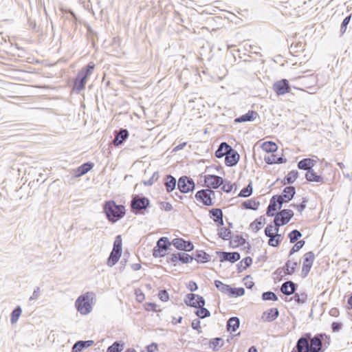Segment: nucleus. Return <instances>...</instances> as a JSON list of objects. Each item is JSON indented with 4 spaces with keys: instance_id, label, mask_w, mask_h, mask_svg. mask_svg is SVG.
Returning <instances> with one entry per match:
<instances>
[{
    "instance_id": "obj_1",
    "label": "nucleus",
    "mask_w": 352,
    "mask_h": 352,
    "mask_svg": "<svg viewBox=\"0 0 352 352\" xmlns=\"http://www.w3.org/2000/svg\"><path fill=\"white\" fill-rule=\"evenodd\" d=\"M102 209L107 220L111 223L118 222L124 217L126 213L124 206L117 204L113 200L106 201Z\"/></svg>"
},
{
    "instance_id": "obj_2",
    "label": "nucleus",
    "mask_w": 352,
    "mask_h": 352,
    "mask_svg": "<svg viewBox=\"0 0 352 352\" xmlns=\"http://www.w3.org/2000/svg\"><path fill=\"white\" fill-rule=\"evenodd\" d=\"M130 206L134 214H145L146 209L150 207V200L142 195H133Z\"/></svg>"
},
{
    "instance_id": "obj_3",
    "label": "nucleus",
    "mask_w": 352,
    "mask_h": 352,
    "mask_svg": "<svg viewBox=\"0 0 352 352\" xmlns=\"http://www.w3.org/2000/svg\"><path fill=\"white\" fill-rule=\"evenodd\" d=\"M311 352H324L331 343L330 336L320 333L309 339Z\"/></svg>"
},
{
    "instance_id": "obj_4",
    "label": "nucleus",
    "mask_w": 352,
    "mask_h": 352,
    "mask_svg": "<svg viewBox=\"0 0 352 352\" xmlns=\"http://www.w3.org/2000/svg\"><path fill=\"white\" fill-rule=\"evenodd\" d=\"M93 293L87 292L80 295L75 302V307L76 310L82 315H87L92 310L91 305V296Z\"/></svg>"
},
{
    "instance_id": "obj_5",
    "label": "nucleus",
    "mask_w": 352,
    "mask_h": 352,
    "mask_svg": "<svg viewBox=\"0 0 352 352\" xmlns=\"http://www.w3.org/2000/svg\"><path fill=\"white\" fill-rule=\"evenodd\" d=\"M172 242L166 236L160 237L156 243V245L153 250V256L155 258L164 257L166 255L165 252L168 250Z\"/></svg>"
},
{
    "instance_id": "obj_6",
    "label": "nucleus",
    "mask_w": 352,
    "mask_h": 352,
    "mask_svg": "<svg viewBox=\"0 0 352 352\" xmlns=\"http://www.w3.org/2000/svg\"><path fill=\"white\" fill-rule=\"evenodd\" d=\"M177 189L180 193L186 194L193 192L195 189L194 180L186 175L182 176L177 181Z\"/></svg>"
},
{
    "instance_id": "obj_7",
    "label": "nucleus",
    "mask_w": 352,
    "mask_h": 352,
    "mask_svg": "<svg viewBox=\"0 0 352 352\" xmlns=\"http://www.w3.org/2000/svg\"><path fill=\"white\" fill-rule=\"evenodd\" d=\"M310 338H311V333H305L298 338L292 352H311Z\"/></svg>"
},
{
    "instance_id": "obj_8",
    "label": "nucleus",
    "mask_w": 352,
    "mask_h": 352,
    "mask_svg": "<svg viewBox=\"0 0 352 352\" xmlns=\"http://www.w3.org/2000/svg\"><path fill=\"white\" fill-rule=\"evenodd\" d=\"M194 260V257L185 252H177L170 255L167 258L168 263H172L174 266H176L179 263L187 264L191 263Z\"/></svg>"
},
{
    "instance_id": "obj_9",
    "label": "nucleus",
    "mask_w": 352,
    "mask_h": 352,
    "mask_svg": "<svg viewBox=\"0 0 352 352\" xmlns=\"http://www.w3.org/2000/svg\"><path fill=\"white\" fill-rule=\"evenodd\" d=\"M184 301L188 307L196 309H199L200 306H204L206 304L203 296L192 293L186 294Z\"/></svg>"
},
{
    "instance_id": "obj_10",
    "label": "nucleus",
    "mask_w": 352,
    "mask_h": 352,
    "mask_svg": "<svg viewBox=\"0 0 352 352\" xmlns=\"http://www.w3.org/2000/svg\"><path fill=\"white\" fill-rule=\"evenodd\" d=\"M204 177V186L209 188L217 189L225 182V179L216 175H206Z\"/></svg>"
},
{
    "instance_id": "obj_11",
    "label": "nucleus",
    "mask_w": 352,
    "mask_h": 352,
    "mask_svg": "<svg viewBox=\"0 0 352 352\" xmlns=\"http://www.w3.org/2000/svg\"><path fill=\"white\" fill-rule=\"evenodd\" d=\"M315 255L312 251H309L304 254L301 273L302 278H306L307 276L312 267Z\"/></svg>"
},
{
    "instance_id": "obj_12",
    "label": "nucleus",
    "mask_w": 352,
    "mask_h": 352,
    "mask_svg": "<svg viewBox=\"0 0 352 352\" xmlns=\"http://www.w3.org/2000/svg\"><path fill=\"white\" fill-rule=\"evenodd\" d=\"M172 245L177 250L190 252L194 250V245L190 241H186L183 238H175L172 240Z\"/></svg>"
},
{
    "instance_id": "obj_13",
    "label": "nucleus",
    "mask_w": 352,
    "mask_h": 352,
    "mask_svg": "<svg viewBox=\"0 0 352 352\" xmlns=\"http://www.w3.org/2000/svg\"><path fill=\"white\" fill-rule=\"evenodd\" d=\"M273 90L278 96H282L289 93L291 87L287 79H281L273 84Z\"/></svg>"
},
{
    "instance_id": "obj_14",
    "label": "nucleus",
    "mask_w": 352,
    "mask_h": 352,
    "mask_svg": "<svg viewBox=\"0 0 352 352\" xmlns=\"http://www.w3.org/2000/svg\"><path fill=\"white\" fill-rule=\"evenodd\" d=\"M217 254L219 256L220 262L221 263L229 261L231 263H234L241 258V255L237 252H228L217 251Z\"/></svg>"
},
{
    "instance_id": "obj_15",
    "label": "nucleus",
    "mask_w": 352,
    "mask_h": 352,
    "mask_svg": "<svg viewBox=\"0 0 352 352\" xmlns=\"http://www.w3.org/2000/svg\"><path fill=\"white\" fill-rule=\"evenodd\" d=\"M230 148L225 157V164L228 167H232L238 164L240 160V155L232 146Z\"/></svg>"
},
{
    "instance_id": "obj_16",
    "label": "nucleus",
    "mask_w": 352,
    "mask_h": 352,
    "mask_svg": "<svg viewBox=\"0 0 352 352\" xmlns=\"http://www.w3.org/2000/svg\"><path fill=\"white\" fill-rule=\"evenodd\" d=\"M94 67L95 65L92 62L89 63L78 73L76 78L86 84L88 80V78L91 74L94 69Z\"/></svg>"
},
{
    "instance_id": "obj_17",
    "label": "nucleus",
    "mask_w": 352,
    "mask_h": 352,
    "mask_svg": "<svg viewBox=\"0 0 352 352\" xmlns=\"http://www.w3.org/2000/svg\"><path fill=\"white\" fill-rule=\"evenodd\" d=\"M129 133L126 129H120L118 131H114V139L113 140V144L118 146L124 144V142L129 138Z\"/></svg>"
},
{
    "instance_id": "obj_18",
    "label": "nucleus",
    "mask_w": 352,
    "mask_h": 352,
    "mask_svg": "<svg viewBox=\"0 0 352 352\" xmlns=\"http://www.w3.org/2000/svg\"><path fill=\"white\" fill-rule=\"evenodd\" d=\"M210 217L217 223L218 226H223V214L221 208H212L209 210Z\"/></svg>"
},
{
    "instance_id": "obj_19",
    "label": "nucleus",
    "mask_w": 352,
    "mask_h": 352,
    "mask_svg": "<svg viewBox=\"0 0 352 352\" xmlns=\"http://www.w3.org/2000/svg\"><path fill=\"white\" fill-rule=\"evenodd\" d=\"M298 285L292 280L285 281L280 286V292L285 296L294 294L297 290Z\"/></svg>"
},
{
    "instance_id": "obj_20",
    "label": "nucleus",
    "mask_w": 352,
    "mask_h": 352,
    "mask_svg": "<svg viewBox=\"0 0 352 352\" xmlns=\"http://www.w3.org/2000/svg\"><path fill=\"white\" fill-rule=\"evenodd\" d=\"M206 192V191L204 189L198 190L195 195V198L199 202L202 203L204 206H210L214 205L212 197L209 195L208 196Z\"/></svg>"
},
{
    "instance_id": "obj_21",
    "label": "nucleus",
    "mask_w": 352,
    "mask_h": 352,
    "mask_svg": "<svg viewBox=\"0 0 352 352\" xmlns=\"http://www.w3.org/2000/svg\"><path fill=\"white\" fill-rule=\"evenodd\" d=\"M164 186L168 193L172 192L177 186V181L173 175H166L164 178Z\"/></svg>"
},
{
    "instance_id": "obj_22",
    "label": "nucleus",
    "mask_w": 352,
    "mask_h": 352,
    "mask_svg": "<svg viewBox=\"0 0 352 352\" xmlns=\"http://www.w3.org/2000/svg\"><path fill=\"white\" fill-rule=\"evenodd\" d=\"M278 316V309L277 308H271L263 313L261 318L265 322H270L274 321Z\"/></svg>"
},
{
    "instance_id": "obj_23",
    "label": "nucleus",
    "mask_w": 352,
    "mask_h": 352,
    "mask_svg": "<svg viewBox=\"0 0 352 352\" xmlns=\"http://www.w3.org/2000/svg\"><path fill=\"white\" fill-rule=\"evenodd\" d=\"M94 344L92 340H78L72 346V352H81L83 349H87Z\"/></svg>"
},
{
    "instance_id": "obj_24",
    "label": "nucleus",
    "mask_w": 352,
    "mask_h": 352,
    "mask_svg": "<svg viewBox=\"0 0 352 352\" xmlns=\"http://www.w3.org/2000/svg\"><path fill=\"white\" fill-rule=\"evenodd\" d=\"M264 161L266 164L272 165L274 164H280L286 163L287 160L283 155L281 156H278V154L272 153L271 155L265 156L264 157Z\"/></svg>"
},
{
    "instance_id": "obj_25",
    "label": "nucleus",
    "mask_w": 352,
    "mask_h": 352,
    "mask_svg": "<svg viewBox=\"0 0 352 352\" xmlns=\"http://www.w3.org/2000/svg\"><path fill=\"white\" fill-rule=\"evenodd\" d=\"M198 263H206L210 261L211 256L204 250H196L192 255Z\"/></svg>"
},
{
    "instance_id": "obj_26",
    "label": "nucleus",
    "mask_w": 352,
    "mask_h": 352,
    "mask_svg": "<svg viewBox=\"0 0 352 352\" xmlns=\"http://www.w3.org/2000/svg\"><path fill=\"white\" fill-rule=\"evenodd\" d=\"M316 164V161L311 158H303L298 162L297 166L300 170L307 172L311 170Z\"/></svg>"
},
{
    "instance_id": "obj_27",
    "label": "nucleus",
    "mask_w": 352,
    "mask_h": 352,
    "mask_svg": "<svg viewBox=\"0 0 352 352\" xmlns=\"http://www.w3.org/2000/svg\"><path fill=\"white\" fill-rule=\"evenodd\" d=\"M258 113L253 110L248 111V113L240 116L238 118H236L234 120L235 122L241 123V122H251L253 121L257 116Z\"/></svg>"
},
{
    "instance_id": "obj_28",
    "label": "nucleus",
    "mask_w": 352,
    "mask_h": 352,
    "mask_svg": "<svg viewBox=\"0 0 352 352\" xmlns=\"http://www.w3.org/2000/svg\"><path fill=\"white\" fill-rule=\"evenodd\" d=\"M305 177L307 181L309 182H324L323 177L320 175L317 174V173H316L313 168L308 170V171L306 172Z\"/></svg>"
},
{
    "instance_id": "obj_29",
    "label": "nucleus",
    "mask_w": 352,
    "mask_h": 352,
    "mask_svg": "<svg viewBox=\"0 0 352 352\" xmlns=\"http://www.w3.org/2000/svg\"><path fill=\"white\" fill-rule=\"evenodd\" d=\"M240 326V320L236 316L230 318L226 324V329L228 331L231 333L235 332Z\"/></svg>"
},
{
    "instance_id": "obj_30",
    "label": "nucleus",
    "mask_w": 352,
    "mask_h": 352,
    "mask_svg": "<svg viewBox=\"0 0 352 352\" xmlns=\"http://www.w3.org/2000/svg\"><path fill=\"white\" fill-rule=\"evenodd\" d=\"M94 166V163L91 162L83 163L76 169L75 175L76 177H80L85 175L93 168Z\"/></svg>"
},
{
    "instance_id": "obj_31",
    "label": "nucleus",
    "mask_w": 352,
    "mask_h": 352,
    "mask_svg": "<svg viewBox=\"0 0 352 352\" xmlns=\"http://www.w3.org/2000/svg\"><path fill=\"white\" fill-rule=\"evenodd\" d=\"M231 146L229 145L227 142H223L220 143L218 146V148L215 151V157L217 158H222L223 157H226L227 153L230 149V147Z\"/></svg>"
},
{
    "instance_id": "obj_32",
    "label": "nucleus",
    "mask_w": 352,
    "mask_h": 352,
    "mask_svg": "<svg viewBox=\"0 0 352 352\" xmlns=\"http://www.w3.org/2000/svg\"><path fill=\"white\" fill-rule=\"evenodd\" d=\"M298 265L299 263L297 261H287L284 265L285 275H292Z\"/></svg>"
},
{
    "instance_id": "obj_33",
    "label": "nucleus",
    "mask_w": 352,
    "mask_h": 352,
    "mask_svg": "<svg viewBox=\"0 0 352 352\" xmlns=\"http://www.w3.org/2000/svg\"><path fill=\"white\" fill-rule=\"evenodd\" d=\"M121 255L122 252H118V250H112L107 258V265L109 267L114 266L118 262Z\"/></svg>"
},
{
    "instance_id": "obj_34",
    "label": "nucleus",
    "mask_w": 352,
    "mask_h": 352,
    "mask_svg": "<svg viewBox=\"0 0 352 352\" xmlns=\"http://www.w3.org/2000/svg\"><path fill=\"white\" fill-rule=\"evenodd\" d=\"M276 199H277L272 196L270 200V204L266 210V215L267 217H274L276 214L274 212L278 209V201H276Z\"/></svg>"
},
{
    "instance_id": "obj_35",
    "label": "nucleus",
    "mask_w": 352,
    "mask_h": 352,
    "mask_svg": "<svg viewBox=\"0 0 352 352\" xmlns=\"http://www.w3.org/2000/svg\"><path fill=\"white\" fill-rule=\"evenodd\" d=\"M283 219V223L281 224H287L294 217V212L290 209H283L280 210L278 213Z\"/></svg>"
},
{
    "instance_id": "obj_36",
    "label": "nucleus",
    "mask_w": 352,
    "mask_h": 352,
    "mask_svg": "<svg viewBox=\"0 0 352 352\" xmlns=\"http://www.w3.org/2000/svg\"><path fill=\"white\" fill-rule=\"evenodd\" d=\"M296 194V188L294 186H289L285 187L281 195L285 199L286 201H291Z\"/></svg>"
},
{
    "instance_id": "obj_37",
    "label": "nucleus",
    "mask_w": 352,
    "mask_h": 352,
    "mask_svg": "<svg viewBox=\"0 0 352 352\" xmlns=\"http://www.w3.org/2000/svg\"><path fill=\"white\" fill-rule=\"evenodd\" d=\"M260 205L259 201H256L253 199H248L246 201H244L241 206L243 208L247 210H257L258 209V206Z\"/></svg>"
},
{
    "instance_id": "obj_38",
    "label": "nucleus",
    "mask_w": 352,
    "mask_h": 352,
    "mask_svg": "<svg viewBox=\"0 0 352 352\" xmlns=\"http://www.w3.org/2000/svg\"><path fill=\"white\" fill-rule=\"evenodd\" d=\"M247 243L246 240L241 235L236 234L234 236L233 240H230V245L232 248H236L239 246H243Z\"/></svg>"
},
{
    "instance_id": "obj_39",
    "label": "nucleus",
    "mask_w": 352,
    "mask_h": 352,
    "mask_svg": "<svg viewBox=\"0 0 352 352\" xmlns=\"http://www.w3.org/2000/svg\"><path fill=\"white\" fill-rule=\"evenodd\" d=\"M261 148L267 153H274L278 150L277 144L272 141H267L262 144Z\"/></svg>"
},
{
    "instance_id": "obj_40",
    "label": "nucleus",
    "mask_w": 352,
    "mask_h": 352,
    "mask_svg": "<svg viewBox=\"0 0 352 352\" xmlns=\"http://www.w3.org/2000/svg\"><path fill=\"white\" fill-rule=\"evenodd\" d=\"M265 223V218L263 215L256 219L250 225V227L252 228L253 231L257 232L261 230L262 226Z\"/></svg>"
},
{
    "instance_id": "obj_41",
    "label": "nucleus",
    "mask_w": 352,
    "mask_h": 352,
    "mask_svg": "<svg viewBox=\"0 0 352 352\" xmlns=\"http://www.w3.org/2000/svg\"><path fill=\"white\" fill-rule=\"evenodd\" d=\"M298 172L296 170H293L288 173V174L284 177L283 183L285 184H292L295 180L298 177Z\"/></svg>"
},
{
    "instance_id": "obj_42",
    "label": "nucleus",
    "mask_w": 352,
    "mask_h": 352,
    "mask_svg": "<svg viewBox=\"0 0 352 352\" xmlns=\"http://www.w3.org/2000/svg\"><path fill=\"white\" fill-rule=\"evenodd\" d=\"M223 344L224 341L221 338H215L210 340L209 345L214 351H217L223 346Z\"/></svg>"
},
{
    "instance_id": "obj_43",
    "label": "nucleus",
    "mask_w": 352,
    "mask_h": 352,
    "mask_svg": "<svg viewBox=\"0 0 352 352\" xmlns=\"http://www.w3.org/2000/svg\"><path fill=\"white\" fill-rule=\"evenodd\" d=\"M245 294V289L243 287H232L230 286L228 296L230 298H237Z\"/></svg>"
},
{
    "instance_id": "obj_44",
    "label": "nucleus",
    "mask_w": 352,
    "mask_h": 352,
    "mask_svg": "<svg viewBox=\"0 0 352 352\" xmlns=\"http://www.w3.org/2000/svg\"><path fill=\"white\" fill-rule=\"evenodd\" d=\"M124 345L122 341H116L107 348V352H121L124 349Z\"/></svg>"
},
{
    "instance_id": "obj_45",
    "label": "nucleus",
    "mask_w": 352,
    "mask_h": 352,
    "mask_svg": "<svg viewBox=\"0 0 352 352\" xmlns=\"http://www.w3.org/2000/svg\"><path fill=\"white\" fill-rule=\"evenodd\" d=\"M231 230L229 228L221 227L218 229V236L223 240H229L232 238Z\"/></svg>"
},
{
    "instance_id": "obj_46",
    "label": "nucleus",
    "mask_w": 352,
    "mask_h": 352,
    "mask_svg": "<svg viewBox=\"0 0 352 352\" xmlns=\"http://www.w3.org/2000/svg\"><path fill=\"white\" fill-rule=\"evenodd\" d=\"M217 289L224 294L228 295L230 285H226L221 280H216L214 283Z\"/></svg>"
},
{
    "instance_id": "obj_47",
    "label": "nucleus",
    "mask_w": 352,
    "mask_h": 352,
    "mask_svg": "<svg viewBox=\"0 0 352 352\" xmlns=\"http://www.w3.org/2000/svg\"><path fill=\"white\" fill-rule=\"evenodd\" d=\"M291 300H294L297 304H303L307 300V294L305 292L302 293L295 292Z\"/></svg>"
},
{
    "instance_id": "obj_48",
    "label": "nucleus",
    "mask_w": 352,
    "mask_h": 352,
    "mask_svg": "<svg viewBox=\"0 0 352 352\" xmlns=\"http://www.w3.org/2000/svg\"><path fill=\"white\" fill-rule=\"evenodd\" d=\"M252 192L253 188L252 185V182H250L247 186L241 190L238 196L240 197H248L250 195H252Z\"/></svg>"
},
{
    "instance_id": "obj_49",
    "label": "nucleus",
    "mask_w": 352,
    "mask_h": 352,
    "mask_svg": "<svg viewBox=\"0 0 352 352\" xmlns=\"http://www.w3.org/2000/svg\"><path fill=\"white\" fill-rule=\"evenodd\" d=\"M197 310L195 311V314L199 317V318L204 319L210 316V311L205 308L204 306H200Z\"/></svg>"
},
{
    "instance_id": "obj_50",
    "label": "nucleus",
    "mask_w": 352,
    "mask_h": 352,
    "mask_svg": "<svg viewBox=\"0 0 352 352\" xmlns=\"http://www.w3.org/2000/svg\"><path fill=\"white\" fill-rule=\"evenodd\" d=\"M22 313V309L20 306H16L12 311L11 316H10V322L12 324L16 323L19 316H21Z\"/></svg>"
},
{
    "instance_id": "obj_51",
    "label": "nucleus",
    "mask_w": 352,
    "mask_h": 352,
    "mask_svg": "<svg viewBox=\"0 0 352 352\" xmlns=\"http://www.w3.org/2000/svg\"><path fill=\"white\" fill-rule=\"evenodd\" d=\"M305 240H299L298 241H296L295 245L289 250V256H291L295 252H297L300 250H301L303 248V246L305 245Z\"/></svg>"
},
{
    "instance_id": "obj_52",
    "label": "nucleus",
    "mask_w": 352,
    "mask_h": 352,
    "mask_svg": "<svg viewBox=\"0 0 352 352\" xmlns=\"http://www.w3.org/2000/svg\"><path fill=\"white\" fill-rule=\"evenodd\" d=\"M302 236L301 232L298 230H293L288 234V238L289 239V243H294L296 241H299L298 239Z\"/></svg>"
},
{
    "instance_id": "obj_53",
    "label": "nucleus",
    "mask_w": 352,
    "mask_h": 352,
    "mask_svg": "<svg viewBox=\"0 0 352 352\" xmlns=\"http://www.w3.org/2000/svg\"><path fill=\"white\" fill-rule=\"evenodd\" d=\"M85 83L78 79L76 77L74 80L73 90L77 94L80 93L85 87Z\"/></svg>"
},
{
    "instance_id": "obj_54",
    "label": "nucleus",
    "mask_w": 352,
    "mask_h": 352,
    "mask_svg": "<svg viewBox=\"0 0 352 352\" xmlns=\"http://www.w3.org/2000/svg\"><path fill=\"white\" fill-rule=\"evenodd\" d=\"M262 300L267 301V300H272V301H276L278 300V296L276 294L271 291L265 292L262 294Z\"/></svg>"
},
{
    "instance_id": "obj_55",
    "label": "nucleus",
    "mask_w": 352,
    "mask_h": 352,
    "mask_svg": "<svg viewBox=\"0 0 352 352\" xmlns=\"http://www.w3.org/2000/svg\"><path fill=\"white\" fill-rule=\"evenodd\" d=\"M122 241L121 235H117L115 238V241L113 242V247L112 250H118V252H122Z\"/></svg>"
},
{
    "instance_id": "obj_56",
    "label": "nucleus",
    "mask_w": 352,
    "mask_h": 352,
    "mask_svg": "<svg viewBox=\"0 0 352 352\" xmlns=\"http://www.w3.org/2000/svg\"><path fill=\"white\" fill-rule=\"evenodd\" d=\"M307 201V197H303L300 204H292L290 206L296 208L298 211L301 213L306 208Z\"/></svg>"
},
{
    "instance_id": "obj_57",
    "label": "nucleus",
    "mask_w": 352,
    "mask_h": 352,
    "mask_svg": "<svg viewBox=\"0 0 352 352\" xmlns=\"http://www.w3.org/2000/svg\"><path fill=\"white\" fill-rule=\"evenodd\" d=\"M351 14L346 16L344 19V20L342 21L341 25H340V30L341 35H343L345 33V32L346 30L347 25H349V23L351 21Z\"/></svg>"
},
{
    "instance_id": "obj_58",
    "label": "nucleus",
    "mask_w": 352,
    "mask_h": 352,
    "mask_svg": "<svg viewBox=\"0 0 352 352\" xmlns=\"http://www.w3.org/2000/svg\"><path fill=\"white\" fill-rule=\"evenodd\" d=\"M159 177H160L159 172L155 171L153 173V175L148 180L144 181L143 183L145 186H152L155 182L157 181Z\"/></svg>"
},
{
    "instance_id": "obj_59",
    "label": "nucleus",
    "mask_w": 352,
    "mask_h": 352,
    "mask_svg": "<svg viewBox=\"0 0 352 352\" xmlns=\"http://www.w3.org/2000/svg\"><path fill=\"white\" fill-rule=\"evenodd\" d=\"M303 45L301 42H298L296 43H292L290 46V52L291 53H297L303 50Z\"/></svg>"
},
{
    "instance_id": "obj_60",
    "label": "nucleus",
    "mask_w": 352,
    "mask_h": 352,
    "mask_svg": "<svg viewBox=\"0 0 352 352\" xmlns=\"http://www.w3.org/2000/svg\"><path fill=\"white\" fill-rule=\"evenodd\" d=\"M221 186V190L226 193H229L232 190L233 185L226 179H225V182Z\"/></svg>"
},
{
    "instance_id": "obj_61",
    "label": "nucleus",
    "mask_w": 352,
    "mask_h": 352,
    "mask_svg": "<svg viewBox=\"0 0 352 352\" xmlns=\"http://www.w3.org/2000/svg\"><path fill=\"white\" fill-rule=\"evenodd\" d=\"M273 197L274 198H276L277 199H276V201H278L277 204H278V209L280 210L281 208L283 207V205L284 203H287L289 202V201H286V198L285 199L283 197V195H273Z\"/></svg>"
},
{
    "instance_id": "obj_62",
    "label": "nucleus",
    "mask_w": 352,
    "mask_h": 352,
    "mask_svg": "<svg viewBox=\"0 0 352 352\" xmlns=\"http://www.w3.org/2000/svg\"><path fill=\"white\" fill-rule=\"evenodd\" d=\"M158 297L163 302H166L169 300V295L166 289L160 290L158 294Z\"/></svg>"
},
{
    "instance_id": "obj_63",
    "label": "nucleus",
    "mask_w": 352,
    "mask_h": 352,
    "mask_svg": "<svg viewBox=\"0 0 352 352\" xmlns=\"http://www.w3.org/2000/svg\"><path fill=\"white\" fill-rule=\"evenodd\" d=\"M343 324L340 322H333L331 328L333 332H338L342 329Z\"/></svg>"
},
{
    "instance_id": "obj_64",
    "label": "nucleus",
    "mask_w": 352,
    "mask_h": 352,
    "mask_svg": "<svg viewBox=\"0 0 352 352\" xmlns=\"http://www.w3.org/2000/svg\"><path fill=\"white\" fill-rule=\"evenodd\" d=\"M201 322L199 319H195L191 323V327L194 330H197L199 333H201Z\"/></svg>"
}]
</instances>
